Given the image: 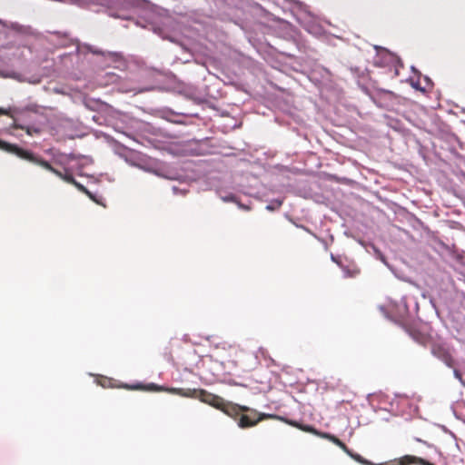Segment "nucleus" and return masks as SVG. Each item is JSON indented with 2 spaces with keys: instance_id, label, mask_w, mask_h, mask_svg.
Returning <instances> with one entry per match:
<instances>
[{
  "instance_id": "f257e3e1",
  "label": "nucleus",
  "mask_w": 465,
  "mask_h": 465,
  "mask_svg": "<svg viewBox=\"0 0 465 465\" xmlns=\"http://www.w3.org/2000/svg\"><path fill=\"white\" fill-rule=\"evenodd\" d=\"M136 389H143L150 391H167L169 393L176 394L182 397L195 398L201 401L210 404V402L215 399V394L208 392L203 389H182V388H164L154 383H150L146 386L138 385Z\"/></svg>"
},
{
  "instance_id": "f03ea898",
  "label": "nucleus",
  "mask_w": 465,
  "mask_h": 465,
  "mask_svg": "<svg viewBox=\"0 0 465 465\" xmlns=\"http://www.w3.org/2000/svg\"><path fill=\"white\" fill-rule=\"evenodd\" d=\"M18 157L21 158V159L29 161L31 163H34L35 164H38V165L42 166L43 168H45V169L50 171L51 173H54L55 175H61V172L60 171H58L57 169L54 168L47 161L35 156L30 151H27V150H25V149L22 148L21 151L19 152Z\"/></svg>"
},
{
  "instance_id": "7ed1b4c3",
  "label": "nucleus",
  "mask_w": 465,
  "mask_h": 465,
  "mask_svg": "<svg viewBox=\"0 0 465 465\" xmlns=\"http://www.w3.org/2000/svg\"><path fill=\"white\" fill-rule=\"evenodd\" d=\"M431 353L441 360L449 367H452L454 361L446 344L435 342L431 346Z\"/></svg>"
},
{
  "instance_id": "20e7f679",
  "label": "nucleus",
  "mask_w": 465,
  "mask_h": 465,
  "mask_svg": "<svg viewBox=\"0 0 465 465\" xmlns=\"http://www.w3.org/2000/svg\"><path fill=\"white\" fill-rule=\"evenodd\" d=\"M427 460L422 458L405 455L400 459H395L385 463L371 464V465H427Z\"/></svg>"
},
{
  "instance_id": "39448f33",
  "label": "nucleus",
  "mask_w": 465,
  "mask_h": 465,
  "mask_svg": "<svg viewBox=\"0 0 465 465\" xmlns=\"http://www.w3.org/2000/svg\"><path fill=\"white\" fill-rule=\"evenodd\" d=\"M237 424L242 429L253 427L258 424L257 411L249 408L248 411L242 412L241 416L238 418Z\"/></svg>"
},
{
  "instance_id": "423d86ee",
  "label": "nucleus",
  "mask_w": 465,
  "mask_h": 465,
  "mask_svg": "<svg viewBox=\"0 0 465 465\" xmlns=\"http://www.w3.org/2000/svg\"><path fill=\"white\" fill-rule=\"evenodd\" d=\"M249 411V407L242 406L233 402L226 401L222 411L226 415L237 419L241 416L242 412H246Z\"/></svg>"
},
{
  "instance_id": "0eeeda50",
  "label": "nucleus",
  "mask_w": 465,
  "mask_h": 465,
  "mask_svg": "<svg viewBox=\"0 0 465 465\" xmlns=\"http://www.w3.org/2000/svg\"><path fill=\"white\" fill-rule=\"evenodd\" d=\"M263 420H282L291 426H297V421H295V420H288L286 418L281 417L276 414L260 413L257 411L258 423Z\"/></svg>"
},
{
  "instance_id": "6e6552de",
  "label": "nucleus",
  "mask_w": 465,
  "mask_h": 465,
  "mask_svg": "<svg viewBox=\"0 0 465 465\" xmlns=\"http://www.w3.org/2000/svg\"><path fill=\"white\" fill-rule=\"evenodd\" d=\"M321 437L329 440L332 443H334L336 446L341 448L347 455H351V450L346 446L344 442H342L340 439H338L336 436L330 434V433H322Z\"/></svg>"
},
{
  "instance_id": "1a4fd4ad",
  "label": "nucleus",
  "mask_w": 465,
  "mask_h": 465,
  "mask_svg": "<svg viewBox=\"0 0 465 465\" xmlns=\"http://www.w3.org/2000/svg\"><path fill=\"white\" fill-rule=\"evenodd\" d=\"M21 147L16 144L9 143L3 140H0V150L5 151L9 153H14L15 155H19V152L21 151Z\"/></svg>"
},
{
  "instance_id": "9d476101",
  "label": "nucleus",
  "mask_w": 465,
  "mask_h": 465,
  "mask_svg": "<svg viewBox=\"0 0 465 465\" xmlns=\"http://www.w3.org/2000/svg\"><path fill=\"white\" fill-rule=\"evenodd\" d=\"M73 185L75 186L80 192L86 194L90 199H92L93 201L97 203V201L95 200L93 193L85 186H84L83 184L78 183L76 180H74V183H73Z\"/></svg>"
},
{
  "instance_id": "9b49d317",
  "label": "nucleus",
  "mask_w": 465,
  "mask_h": 465,
  "mask_svg": "<svg viewBox=\"0 0 465 465\" xmlns=\"http://www.w3.org/2000/svg\"><path fill=\"white\" fill-rule=\"evenodd\" d=\"M226 401H224L222 397L216 395L215 396V399L213 400L209 405L222 411L224 404H225Z\"/></svg>"
},
{
  "instance_id": "f8f14e48",
  "label": "nucleus",
  "mask_w": 465,
  "mask_h": 465,
  "mask_svg": "<svg viewBox=\"0 0 465 465\" xmlns=\"http://www.w3.org/2000/svg\"><path fill=\"white\" fill-rule=\"evenodd\" d=\"M351 458H352L354 460L358 461L359 463L362 464V465H371V464H374L373 462L368 460H365L364 458H362L361 455L357 454V453H353L351 451V455H349Z\"/></svg>"
},
{
  "instance_id": "ddd939ff",
  "label": "nucleus",
  "mask_w": 465,
  "mask_h": 465,
  "mask_svg": "<svg viewBox=\"0 0 465 465\" xmlns=\"http://www.w3.org/2000/svg\"><path fill=\"white\" fill-rule=\"evenodd\" d=\"M294 427L298 428V429H300V430H302L303 431H306V432L314 433V434H317V435H320V436L322 434V433L317 432V430L313 427H312L310 425H302V424L297 422V426H294Z\"/></svg>"
},
{
  "instance_id": "4468645a",
  "label": "nucleus",
  "mask_w": 465,
  "mask_h": 465,
  "mask_svg": "<svg viewBox=\"0 0 465 465\" xmlns=\"http://www.w3.org/2000/svg\"><path fill=\"white\" fill-rule=\"evenodd\" d=\"M344 272L347 277H356L360 274V270L356 267H353L352 269L346 268L344 269Z\"/></svg>"
},
{
  "instance_id": "2eb2a0df",
  "label": "nucleus",
  "mask_w": 465,
  "mask_h": 465,
  "mask_svg": "<svg viewBox=\"0 0 465 465\" xmlns=\"http://www.w3.org/2000/svg\"><path fill=\"white\" fill-rule=\"evenodd\" d=\"M59 178H61L62 180H64V182L68 183H71L73 184V183H74V178L72 174L70 173H61V175H57Z\"/></svg>"
},
{
  "instance_id": "dca6fc26",
  "label": "nucleus",
  "mask_w": 465,
  "mask_h": 465,
  "mask_svg": "<svg viewBox=\"0 0 465 465\" xmlns=\"http://www.w3.org/2000/svg\"><path fill=\"white\" fill-rule=\"evenodd\" d=\"M17 128H20V129H22V130H25V131L28 134H30V135H32V134H33V133H35V134H38V133H39V130H38V129H35V128L31 129V128H30V127H28V126L25 127V126H22V125H18V126H17Z\"/></svg>"
},
{
  "instance_id": "f3484780",
  "label": "nucleus",
  "mask_w": 465,
  "mask_h": 465,
  "mask_svg": "<svg viewBox=\"0 0 465 465\" xmlns=\"http://www.w3.org/2000/svg\"><path fill=\"white\" fill-rule=\"evenodd\" d=\"M7 114H8L7 110L0 108V115Z\"/></svg>"
},
{
  "instance_id": "a211bd4d",
  "label": "nucleus",
  "mask_w": 465,
  "mask_h": 465,
  "mask_svg": "<svg viewBox=\"0 0 465 465\" xmlns=\"http://www.w3.org/2000/svg\"><path fill=\"white\" fill-rule=\"evenodd\" d=\"M427 465H434V464L430 461H427Z\"/></svg>"
},
{
  "instance_id": "6ab92c4d",
  "label": "nucleus",
  "mask_w": 465,
  "mask_h": 465,
  "mask_svg": "<svg viewBox=\"0 0 465 465\" xmlns=\"http://www.w3.org/2000/svg\"><path fill=\"white\" fill-rule=\"evenodd\" d=\"M427 465H434V464L430 461H427Z\"/></svg>"
}]
</instances>
